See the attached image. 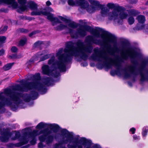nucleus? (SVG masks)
I'll return each mask as SVG.
<instances>
[{
    "mask_svg": "<svg viewBox=\"0 0 148 148\" xmlns=\"http://www.w3.org/2000/svg\"><path fill=\"white\" fill-rule=\"evenodd\" d=\"M101 37L104 39L102 42L100 40L94 39L91 35L87 36L84 40V42L87 44L86 46H83V42L82 40H79L76 43L78 48L74 46V43L73 42H68L66 43L64 51L67 54L68 56L71 57V61L73 56L75 57L80 56L81 59L86 60L88 57V55L87 53H90L92 52L93 48L92 45L95 44L107 47L108 52L111 55H114L115 52L113 50H111V46L109 45V43L116 44V37L110 33L106 34L107 38H106L103 35Z\"/></svg>",
    "mask_w": 148,
    "mask_h": 148,
    "instance_id": "1",
    "label": "nucleus"
},
{
    "mask_svg": "<svg viewBox=\"0 0 148 148\" xmlns=\"http://www.w3.org/2000/svg\"><path fill=\"white\" fill-rule=\"evenodd\" d=\"M22 83L12 86L11 88L5 89L3 92H0V109L5 106H9L11 109L15 111L19 107L23 108L19 105L23 103V94L17 92H23V79L20 82Z\"/></svg>",
    "mask_w": 148,
    "mask_h": 148,
    "instance_id": "2",
    "label": "nucleus"
},
{
    "mask_svg": "<svg viewBox=\"0 0 148 148\" xmlns=\"http://www.w3.org/2000/svg\"><path fill=\"white\" fill-rule=\"evenodd\" d=\"M93 51L94 53L90 57L92 60L103 63L104 66L108 69H111L114 66L116 70L111 72L112 75L114 76L115 74H120L121 66L118 58H116V60H113L106 53L97 47L95 48Z\"/></svg>",
    "mask_w": 148,
    "mask_h": 148,
    "instance_id": "3",
    "label": "nucleus"
},
{
    "mask_svg": "<svg viewBox=\"0 0 148 148\" xmlns=\"http://www.w3.org/2000/svg\"><path fill=\"white\" fill-rule=\"evenodd\" d=\"M64 51L63 48L60 49L56 53V56L58 57V60H55V57L53 55L52 57L48 60V64L54 68L59 72H65L66 71V63L71 61V57L68 56L67 54L64 53H63Z\"/></svg>",
    "mask_w": 148,
    "mask_h": 148,
    "instance_id": "4",
    "label": "nucleus"
},
{
    "mask_svg": "<svg viewBox=\"0 0 148 148\" xmlns=\"http://www.w3.org/2000/svg\"><path fill=\"white\" fill-rule=\"evenodd\" d=\"M148 64V59L143 60L141 61L140 67L139 70L136 69V67L133 65L128 66L127 68L130 72L128 73L126 70L124 71V77L125 78L131 77L132 75L136 76L139 74L140 76V80L143 82L146 80L148 81V70L143 72L144 69Z\"/></svg>",
    "mask_w": 148,
    "mask_h": 148,
    "instance_id": "5",
    "label": "nucleus"
},
{
    "mask_svg": "<svg viewBox=\"0 0 148 148\" xmlns=\"http://www.w3.org/2000/svg\"><path fill=\"white\" fill-rule=\"evenodd\" d=\"M1 136L0 137V140L3 142H7L9 139V136H12L11 137L12 140H15L19 139L20 142L16 143L15 144V146L17 147H20L22 145L27 144L29 141L28 138H27V134L25 133L23 134V136L21 137L20 133L19 132H14L10 133L8 131H5L1 133Z\"/></svg>",
    "mask_w": 148,
    "mask_h": 148,
    "instance_id": "6",
    "label": "nucleus"
},
{
    "mask_svg": "<svg viewBox=\"0 0 148 148\" xmlns=\"http://www.w3.org/2000/svg\"><path fill=\"white\" fill-rule=\"evenodd\" d=\"M97 29H94L90 26L82 25L78 28L75 32L71 29H69V33L71 37L73 38L77 39L79 37H83L87 35L86 32L90 33L93 36L97 38L100 37L99 30Z\"/></svg>",
    "mask_w": 148,
    "mask_h": 148,
    "instance_id": "7",
    "label": "nucleus"
},
{
    "mask_svg": "<svg viewBox=\"0 0 148 148\" xmlns=\"http://www.w3.org/2000/svg\"><path fill=\"white\" fill-rule=\"evenodd\" d=\"M88 1L91 5H89L88 3V6L85 8L83 9V11H84V13L86 12V10L89 13H92L96 10L101 9V13L102 16H105L107 15L109 11V9L106 7L105 5L100 4L99 1L95 0H89Z\"/></svg>",
    "mask_w": 148,
    "mask_h": 148,
    "instance_id": "8",
    "label": "nucleus"
},
{
    "mask_svg": "<svg viewBox=\"0 0 148 148\" xmlns=\"http://www.w3.org/2000/svg\"><path fill=\"white\" fill-rule=\"evenodd\" d=\"M18 1L20 5L18 6L16 0H0V4L4 3L11 5L13 8H18L21 11H24L27 9V6L25 5L27 2L26 0H18Z\"/></svg>",
    "mask_w": 148,
    "mask_h": 148,
    "instance_id": "9",
    "label": "nucleus"
},
{
    "mask_svg": "<svg viewBox=\"0 0 148 148\" xmlns=\"http://www.w3.org/2000/svg\"><path fill=\"white\" fill-rule=\"evenodd\" d=\"M107 6L110 8H114L112 12H110L108 14L109 19H115L119 14V11L125 10V8L122 6H120L118 4L109 3L107 4Z\"/></svg>",
    "mask_w": 148,
    "mask_h": 148,
    "instance_id": "10",
    "label": "nucleus"
},
{
    "mask_svg": "<svg viewBox=\"0 0 148 148\" xmlns=\"http://www.w3.org/2000/svg\"><path fill=\"white\" fill-rule=\"evenodd\" d=\"M32 15H35L36 16L41 15H42L47 16V18L49 20L53 22L52 25L54 26L57 23H60L61 22L59 19L57 17H53V14L46 11L38 12H33L32 13Z\"/></svg>",
    "mask_w": 148,
    "mask_h": 148,
    "instance_id": "11",
    "label": "nucleus"
},
{
    "mask_svg": "<svg viewBox=\"0 0 148 148\" xmlns=\"http://www.w3.org/2000/svg\"><path fill=\"white\" fill-rule=\"evenodd\" d=\"M48 135L45 134H43L39 136V139L41 142L38 144V146L39 148H43L45 147V145L42 143V142H45L46 144L48 145L52 143L54 139L53 136L52 135L47 136Z\"/></svg>",
    "mask_w": 148,
    "mask_h": 148,
    "instance_id": "12",
    "label": "nucleus"
},
{
    "mask_svg": "<svg viewBox=\"0 0 148 148\" xmlns=\"http://www.w3.org/2000/svg\"><path fill=\"white\" fill-rule=\"evenodd\" d=\"M50 134V131L48 130L47 129H45L40 131L38 130H34L29 134V137L32 139L30 142V144L32 145H34L36 144V140L35 137L36 136L42 134Z\"/></svg>",
    "mask_w": 148,
    "mask_h": 148,
    "instance_id": "13",
    "label": "nucleus"
},
{
    "mask_svg": "<svg viewBox=\"0 0 148 148\" xmlns=\"http://www.w3.org/2000/svg\"><path fill=\"white\" fill-rule=\"evenodd\" d=\"M42 69V73L44 74L54 77H57L60 75V72L59 71H58L54 69L51 70L47 65L43 66Z\"/></svg>",
    "mask_w": 148,
    "mask_h": 148,
    "instance_id": "14",
    "label": "nucleus"
},
{
    "mask_svg": "<svg viewBox=\"0 0 148 148\" xmlns=\"http://www.w3.org/2000/svg\"><path fill=\"white\" fill-rule=\"evenodd\" d=\"M77 2V0L75 1L74 0H68L67 3L68 5L71 6H74L75 5L79 6L80 8L78 9L79 11L81 13H84V11H83V9L85 8L88 6V2H82L81 3H78Z\"/></svg>",
    "mask_w": 148,
    "mask_h": 148,
    "instance_id": "15",
    "label": "nucleus"
},
{
    "mask_svg": "<svg viewBox=\"0 0 148 148\" xmlns=\"http://www.w3.org/2000/svg\"><path fill=\"white\" fill-rule=\"evenodd\" d=\"M125 10H121L119 11V14L115 19H111L110 20H113L115 22H117L119 24H121L123 21V19L126 18L128 16L127 12H125Z\"/></svg>",
    "mask_w": 148,
    "mask_h": 148,
    "instance_id": "16",
    "label": "nucleus"
},
{
    "mask_svg": "<svg viewBox=\"0 0 148 148\" xmlns=\"http://www.w3.org/2000/svg\"><path fill=\"white\" fill-rule=\"evenodd\" d=\"M61 132L63 136L66 135L67 136L66 139L64 140V138H62V140L61 141L62 143L67 144L68 142L71 143V139H72L73 137V135L72 134V133L69 132L66 129H62L61 131Z\"/></svg>",
    "mask_w": 148,
    "mask_h": 148,
    "instance_id": "17",
    "label": "nucleus"
},
{
    "mask_svg": "<svg viewBox=\"0 0 148 148\" xmlns=\"http://www.w3.org/2000/svg\"><path fill=\"white\" fill-rule=\"evenodd\" d=\"M121 56L123 59L124 60H127L129 57L131 58V62L134 64H137V61L134 60V59L136 56V53L134 52L131 51L129 53L128 55L125 53H123L121 55Z\"/></svg>",
    "mask_w": 148,
    "mask_h": 148,
    "instance_id": "18",
    "label": "nucleus"
},
{
    "mask_svg": "<svg viewBox=\"0 0 148 148\" xmlns=\"http://www.w3.org/2000/svg\"><path fill=\"white\" fill-rule=\"evenodd\" d=\"M28 5L29 8L32 10H34L31 12V15L34 16L35 15H32V13L33 12H42L41 10H40L38 9V5L32 1H29L28 3Z\"/></svg>",
    "mask_w": 148,
    "mask_h": 148,
    "instance_id": "19",
    "label": "nucleus"
},
{
    "mask_svg": "<svg viewBox=\"0 0 148 148\" xmlns=\"http://www.w3.org/2000/svg\"><path fill=\"white\" fill-rule=\"evenodd\" d=\"M48 127L54 133L57 132L59 130L60 127L57 124H49Z\"/></svg>",
    "mask_w": 148,
    "mask_h": 148,
    "instance_id": "20",
    "label": "nucleus"
},
{
    "mask_svg": "<svg viewBox=\"0 0 148 148\" xmlns=\"http://www.w3.org/2000/svg\"><path fill=\"white\" fill-rule=\"evenodd\" d=\"M127 11L130 15L133 16H136L137 15L140 13V12L134 9L127 10Z\"/></svg>",
    "mask_w": 148,
    "mask_h": 148,
    "instance_id": "21",
    "label": "nucleus"
},
{
    "mask_svg": "<svg viewBox=\"0 0 148 148\" xmlns=\"http://www.w3.org/2000/svg\"><path fill=\"white\" fill-rule=\"evenodd\" d=\"M138 22L140 23H143L145 21V17L143 15H139L137 17Z\"/></svg>",
    "mask_w": 148,
    "mask_h": 148,
    "instance_id": "22",
    "label": "nucleus"
},
{
    "mask_svg": "<svg viewBox=\"0 0 148 148\" xmlns=\"http://www.w3.org/2000/svg\"><path fill=\"white\" fill-rule=\"evenodd\" d=\"M79 141L82 143L83 145H84L86 144L89 145H90L91 141L86 139L84 137L81 138L79 140Z\"/></svg>",
    "mask_w": 148,
    "mask_h": 148,
    "instance_id": "23",
    "label": "nucleus"
},
{
    "mask_svg": "<svg viewBox=\"0 0 148 148\" xmlns=\"http://www.w3.org/2000/svg\"><path fill=\"white\" fill-rule=\"evenodd\" d=\"M49 124L45 123L43 122H41L39 123L36 126L37 129H41L44 128L45 127H48Z\"/></svg>",
    "mask_w": 148,
    "mask_h": 148,
    "instance_id": "24",
    "label": "nucleus"
},
{
    "mask_svg": "<svg viewBox=\"0 0 148 148\" xmlns=\"http://www.w3.org/2000/svg\"><path fill=\"white\" fill-rule=\"evenodd\" d=\"M52 82V79L49 77H47L43 80V82L45 85L47 86H50Z\"/></svg>",
    "mask_w": 148,
    "mask_h": 148,
    "instance_id": "25",
    "label": "nucleus"
},
{
    "mask_svg": "<svg viewBox=\"0 0 148 148\" xmlns=\"http://www.w3.org/2000/svg\"><path fill=\"white\" fill-rule=\"evenodd\" d=\"M14 63H8L4 65L3 67V69L5 71L9 70L14 65Z\"/></svg>",
    "mask_w": 148,
    "mask_h": 148,
    "instance_id": "26",
    "label": "nucleus"
},
{
    "mask_svg": "<svg viewBox=\"0 0 148 148\" xmlns=\"http://www.w3.org/2000/svg\"><path fill=\"white\" fill-rule=\"evenodd\" d=\"M69 148H83L82 145H80L78 143H76L73 145H68Z\"/></svg>",
    "mask_w": 148,
    "mask_h": 148,
    "instance_id": "27",
    "label": "nucleus"
},
{
    "mask_svg": "<svg viewBox=\"0 0 148 148\" xmlns=\"http://www.w3.org/2000/svg\"><path fill=\"white\" fill-rule=\"evenodd\" d=\"M67 27L66 25L62 24H60V25L56 27V29L57 30H61Z\"/></svg>",
    "mask_w": 148,
    "mask_h": 148,
    "instance_id": "28",
    "label": "nucleus"
},
{
    "mask_svg": "<svg viewBox=\"0 0 148 148\" xmlns=\"http://www.w3.org/2000/svg\"><path fill=\"white\" fill-rule=\"evenodd\" d=\"M27 41V39L26 37L23 38L19 41V45L21 46H24L26 42Z\"/></svg>",
    "mask_w": 148,
    "mask_h": 148,
    "instance_id": "29",
    "label": "nucleus"
},
{
    "mask_svg": "<svg viewBox=\"0 0 148 148\" xmlns=\"http://www.w3.org/2000/svg\"><path fill=\"white\" fill-rule=\"evenodd\" d=\"M68 23V26L72 28H75L77 27V25L73 22H71V21Z\"/></svg>",
    "mask_w": 148,
    "mask_h": 148,
    "instance_id": "30",
    "label": "nucleus"
},
{
    "mask_svg": "<svg viewBox=\"0 0 148 148\" xmlns=\"http://www.w3.org/2000/svg\"><path fill=\"white\" fill-rule=\"evenodd\" d=\"M51 54H49L45 55L44 56H42L40 58L39 62L44 61L49 58V57L51 56Z\"/></svg>",
    "mask_w": 148,
    "mask_h": 148,
    "instance_id": "31",
    "label": "nucleus"
},
{
    "mask_svg": "<svg viewBox=\"0 0 148 148\" xmlns=\"http://www.w3.org/2000/svg\"><path fill=\"white\" fill-rule=\"evenodd\" d=\"M135 21L134 18L132 16H130L128 19V22L129 24L131 25L133 24Z\"/></svg>",
    "mask_w": 148,
    "mask_h": 148,
    "instance_id": "32",
    "label": "nucleus"
},
{
    "mask_svg": "<svg viewBox=\"0 0 148 148\" xmlns=\"http://www.w3.org/2000/svg\"><path fill=\"white\" fill-rule=\"evenodd\" d=\"M8 26H5L3 27L0 29V34H3L7 30Z\"/></svg>",
    "mask_w": 148,
    "mask_h": 148,
    "instance_id": "33",
    "label": "nucleus"
},
{
    "mask_svg": "<svg viewBox=\"0 0 148 148\" xmlns=\"http://www.w3.org/2000/svg\"><path fill=\"white\" fill-rule=\"evenodd\" d=\"M59 17L62 21L66 23H70L71 21L70 20L67 19L62 16H59Z\"/></svg>",
    "mask_w": 148,
    "mask_h": 148,
    "instance_id": "34",
    "label": "nucleus"
},
{
    "mask_svg": "<svg viewBox=\"0 0 148 148\" xmlns=\"http://www.w3.org/2000/svg\"><path fill=\"white\" fill-rule=\"evenodd\" d=\"M43 41H38L34 43V46L35 47H37L40 46L41 45L43 44Z\"/></svg>",
    "mask_w": 148,
    "mask_h": 148,
    "instance_id": "35",
    "label": "nucleus"
},
{
    "mask_svg": "<svg viewBox=\"0 0 148 148\" xmlns=\"http://www.w3.org/2000/svg\"><path fill=\"white\" fill-rule=\"evenodd\" d=\"M42 11H46L47 12H53V10L51 8L49 7H47L44 8Z\"/></svg>",
    "mask_w": 148,
    "mask_h": 148,
    "instance_id": "36",
    "label": "nucleus"
},
{
    "mask_svg": "<svg viewBox=\"0 0 148 148\" xmlns=\"http://www.w3.org/2000/svg\"><path fill=\"white\" fill-rule=\"evenodd\" d=\"M6 37L5 36H0V43H4V41L6 40Z\"/></svg>",
    "mask_w": 148,
    "mask_h": 148,
    "instance_id": "37",
    "label": "nucleus"
},
{
    "mask_svg": "<svg viewBox=\"0 0 148 148\" xmlns=\"http://www.w3.org/2000/svg\"><path fill=\"white\" fill-rule=\"evenodd\" d=\"M53 148H62L61 144L60 143H56L54 146Z\"/></svg>",
    "mask_w": 148,
    "mask_h": 148,
    "instance_id": "38",
    "label": "nucleus"
},
{
    "mask_svg": "<svg viewBox=\"0 0 148 148\" xmlns=\"http://www.w3.org/2000/svg\"><path fill=\"white\" fill-rule=\"evenodd\" d=\"M11 50L12 52L15 53L17 52L18 49L16 47L13 46L12 47L11 49Z\"/></svg>",
    "mask_w": 148,
    "mask_h": 148,
    "instance_id": "39",
    "label": "nucleus"
},
{
    "mask_svg": "<svg viewBox=\"0 0 148 148\" xmlns=\"http://www.w3.org/2000/svg\"><path fill=\"white\" fill-rule=\"evenodd\" d=\"M9 58L11 59H16L17 58V56L16 54H12V55L9 56Z\"/></svg>",
    "mask_w": 148,
    "mask_h": 148,
    "instance_id": "40",
    "label": "nucleus"
},
{
    "mask_svg": "<svg viewBox=\"0 0 148 148\" xmlns=\"http://www.w3.org/2000/svg\"><path fill=\"white\" fill-rule=\"evenodd\" d=\"M14 146V145L12 143H10L7 144L6 146L9 148H13Z\"/></svg>",
    "mask_w": 148,
    "mask_h": 148,
    "instance_id": "41",
    "label": "nucleus"
},
{
    "mask_svg": "<svg viewBox=\"0 0 148 148\" xmlns=\"http://www.w3.org/2000/svg\"><path fill=\"white\" fill-rule=\"evenodd\" d=\"M133 138L134 140H139L140 139L139 138V136H138L136 135H134L133 136Z\"/></svg>",
    "mask_w": 148,
    "mask_h": 148,
    "instance_id": "42",
    "label": "nucleus"
},
{
    "mask_svg": "<svg viewBox=\"0 0 148 148\" xmlns=\"http://www.w3.org/2000/svg\"><path fill=\"white\" fill-rule=\"evenodd\" d=\"M135 131L136 129L134 127H132L131 128L130 130V131L132 132V133L133 134H134L135 133Z\"/></svg>",
    "mask_w": 148,
    "mask_h": 148,
    "instance_id": "43",
    "label": "nucleus"
},
{
    "mask_svg": "<svg viewBox=\"0 0 148 148\" xmlns=\"http://www.w3.org/2000/svg\"><path fill=\"white\" fill-rule=\"evenodd\" d=\"M85 148H89V147H86ZM92 148H100V146L97 145L95 144L92 146Z\"/></svg>",
    "mask_w": 148,
    "mask_h": 148,
    "instance_id": "44",
    "label": "nucleus"
},
{
    "mask_svg": "<svg viewBox=\"0 0 148 148\" xmlns=\"http://www.w3.org/2000/svg\"><path fill=\"white\" fill-rule=\"evenodd\" d=\"M20 31L22 32L23 33H27L28 32V30L26 29H20Z\"/></svg>",
    "mask_w": 148,
    "mask_h": 148,
    "instance_id": "45",
    "label": "nucleus"
},
{
    "mask_svg": "<svg viewBox=\"0 0 148 148\" xmlns=\"http://www.w3.org/2000/svg\"><path fill=\"white\" fill-rule=\"evenodd\" d=\"M36 31L33 32L29 34V36L30 37H32L33 35L36 34Z\"/></svg>",
    "mask_w": 148,
    "mask_h": 148,
    "instance_id": "46",
    "label": "nucleus"
},
{
    "mask_svg": "<svg viewBox=\"0 0 148 148\" xmlns=\"http://www.w3.org/2000/svg\"><path fill=\"white\" fill-rule=\"evenodd\" d=\"M82 2H87L86 0H77V3H81Z\"/></svg>",
    "mask_w": 148,
    "mask_h": 148,
    "instance_id": "47",
    "label": "nucleus"
},
{
    "mask_svg": "<svg viewBox=\"0 0 148 148\" xmlns=\"http://www.w3.org/2000/svg\"><path fill=\"white\" fill-rule=\"evenodd\" d=\"M5 51L3 49H2L0 50V56H1L4 54Z\"/></svg>",
    "mask_w": 148,
    "mask_h": 148,
    "instance_id": "48",
    "label": "nucleus"
},
{
    "mask_svg": "<svg viewBox=\"0 0 148 148\" xmlns=\"http://www.w3.org/2000/svg\"><path fill=\"white\" fill-rule=\"evenodd\" d=\"M147 132L146 131H143L142 132V134L143 136H145L147 135Z\"/></svg>",
    "mask_w": 148,
    "mask_h": 148,
    "instance_id": "49",
    "label": "nucleus"
},
{
    "mask_svg": "<svg viewBox=\"0 0 148 148\" xmlns=\"http://www.w3.org/2000/svg\"><path fill=\"white\" fill-rule=\"evenodd\" d=\"M81 65L83 66H86L88 65V63L86 62H85L81 64Z\"/></svg>",
    "mask_w": 148,
    "mask_h": 148,
    "instance_id": "50",
    "label": "nucleus"
},
{
    "mask_svg": "<svg viewBox=\"0 0 148 148\" xmlns=\"http://www.w3.org/2000/svg\"><path fill=\"white\" fill-rule=\"evenodd\" d=\"M46 4L47 6H49L51 4V2L49 1H48L46 2Z\"/></svg>",
    "mask_w": 148,
    "mask_h": 148,
    "instance_id": "51",
    "label": "nucleus"
},
{
    "mask_svg": "<svg viewBox=\"0 0 148 148\" xmlns=\"http://www.w3.org/2000/svg\"><path fill=\"white\" fill-rule=\"evenodd\" d=\"M143 131H146L147 132H148V127H146L143 128Z\"/></svg>",
    "mask_w": 148,
    "mask_h": 148,
    "instance_id": "52",
    "label": "nucleus"
},
{
    "mask_svg": "<svg viewBox=\"0 0 148 148\" xmlns=\"http://www.w3.org/2000/svg\"><path fill=\"white\" fill-rule=\"evenodd\" d=\"M137 2V0H131L130 2L131 3H136Z\"/></svg>",
    "mask_w": 148,
    "mask_h": 148,
    "instance_id": "53",
    "label": "nucleus"
},
{
    "mask_svg": "<svg viewBox=\"0 0 148 148\" xmlns=\"http://www.w3.org/2000/svg\"><path fill=\"white\" fill-rule=\"evenodd\" d=\"M26 19L28 20H29V21H31L32 20H34V18L33 17H27Z\"/></svg>",
    "mask_w": 148,
    "mask_h": 148,
    "instance_id": "54",
    "label": "nucleus"
},
{
    "mask_svg": "<svg viewBox=\"0 0 148 148\" xmlns=\"http://www.w3.org/2000/svg\"><path fill=\"white\" fill-rule=\"evenodd\" d=\"M79 22L82 25L85 24H86V23L85 22H84V21L83 20H79Z\"/></svg>",
    "mask_w": 148,
    "mask_h": 148,
    "instance_id": "55",
    "label": "nucleus"
},
{
    "mask_svg": "<svg viewBox=\"0 0 148 148\" xmlns=\"http://www.w3.org/2000/svg\"><path fill=\"white\" fill-rule=\"evenodd\" d=\"M59 135H60L59 134H56L54 136V138L56 139L58 138H59Z\"/></svg>",
    "mask_w": 148,
    "mask_h": 148,
    "instance_id": "56",
    "label": "nucleus"
},
{
    "mask_svg": "<svg viewBox=\"0 0 148 148\" xmlns=\"http://www.w3.org/2000/svg\"><path fill=\"white\" fill-rule=\"evenodd\" d=\"M125 7L127 8H131L132 7V6H129L128 5H126Z\"/></svg>",
    "mask_w": 148,
    "mask_h": 148,
    "instance_id": "57",
    "label": "nucleus"
},
{
    "mask_svg": "<svg viewBox=\"0 0 148 148\" xmlns=\"http://www.w3.org/2000/svg\"><path fill=\"white\" fill-rule=\"evenodd\" d=\"M128 85L130 86H132V83L131 82H128Z\"/></svg>",
    "mask_w": 148,
    "mask_h": 148,
    "instance_id": "58",
    "label": "nucleus"
},
{
    "mask_svg": "<svg viewBox=\"0 0 148 148\" xmlns=\"http://www.w3.org/2000/svg\"><path fill=\"white\" fill-rule=\"evenodd\" d=\"M2 65V62L0 61V66Z\"/></svg>",
    "mask_w": 148,
    "mask_h": 148,
    "instance_id": "59",
    "label": "nucleus"
}]
</instances>
